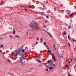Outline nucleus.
<instances>
[{
	"label": "nucleus",
	"instance_id": "1",
	"mask_svg": "<svg viewBox=\"0 0 76 76\" xmlns=\"http://www.w3.org/2000/svg\"><path fill=\"white\" fill-rule=\"evenodd\" d=\"M31 24H29L28 25V26H29L30 28H31L33 29H34V30H35V28H37V29H40V28H39L38 27H37L36 26H34V25H37V26H38L39 27V26L38 24L37 23L35 22H34V23L30 22V23Z\"/></svg>",
	"mask_w": 76,
	"mask_h": 76
},
{
	"label": "nucleus",
	"instance_id": "2",
	"mask_svg": "<svg viewBox=\"0 0 76 76\" xmlns=\"http://www.w3.org/2000/svg\"><path fill=\"white\" fill-rule=\"evenodd\" d=\"M12 54H13L14 56H16L18 54H19V51L18 50H15L14 52L12 53Z\"/></svg>",
	"mask_w": 76,
	"mask_h": 76
},
{
	"label": "nucleus",
	"instance_id": "3",
	"mask_svg": "<svg viewBox=\"0 0 76 76\" xmlns=\"http://www.w3.org/2000/svg\"><path fill=\"white\" fill-rule=\"evenodd\" d=\"M20 60H18L17 61L19 63V62H20V63H22V57H20Z\"/></svg>",
	"mask_w": 76,
	"mask_h": 76
},
{
	"label": "nucleus",
	"instance_id": "4",
	"mask_svg": "<svg viewBox=\"0 0 76 76\" xmlns=\"http://www.w3.org/2000/svg\"><path fill=\"white\" fill-rule=\"evenodd\" d=\"M50 55L52 56V59H54L55 58V56H54V54L52 53H50Z\"/></svg>",
	"mask_w": 76,
	"mask_h": 76
},
{
	"label": "nucleus",
	"instance_id": "5",
	"mask_svg": "<svg viewBox=\"0 0 76 76\" xmlns=\"http://www.w3.org/2000/svg\"><path fill=\"white\" fill-rule=\"evenodd\" d=\"M49 65L50 66V67H53V64L51 63L49 64Z\"/></svg>",
	"mask_w": 76,
	"mask_h": 76
},
{
	"label": "nucleus",
	"instance_id": "6",
	"mask_svg": "<svg viewBox=\"0 0 76 76\" xmlns=\"http://www.w3.org/2000/svg\"><path fill=\"white\" fill-rule=\"evenodd\" d=\"M43 42V39H42V38L41 37L40 38V42L41 43H42Z\"/></svg>",
	"mask_w": 76,
	"mask_h": 76
},
{
	"label": "nucleus",
	"instance_id": "7",
	"mask_svg": "<svg viewBox=\"0 0 76 76\" xmlns=\"http://www.w3.org/2000/svg\"><path fill=\"white\" fill-rule=\"evenodd\" d=\"M53 68H54V67H53V66H50L49 67V70H52V69H53Z\"/></svg>",
	"mask_w": 76,
	"mask_h": 76
},
{
	"label": "nucleus",
	"instance_id": "8",
	"mask_svg": "<svg viewBox=\"0 0 76 76\" xmlns=\"http://www.w3.org/2000/svg\"><path fill=\"white\" fill-rule=\"evenodd\" d=\"M3 48V45H1L0 46V48Z\"/></svg>",
	"mask_w": 76,
	"mask_h": 76
},
{
	"label": "nucleus",
	"instance_id": "9",
	"mask_svg": "<svg viewBox=\"0 0 76 76\" xmlns=\"http://www.w3.org/2000/svg\"><path fill=\"white\" fill-rule=\"evenodd\" d=\"M15 37L19 38V36L18 35H17L15 36Z\"/></svg>",
	"mask_w": 76,
	"mask_h": 76
},
{
	"label": "nucleus",
	"instance_id": "10",
	"mask_svg": "<svg viewBox=\"0 0 76 76\" xmlns=\"http://www.w3.org/2000/svg\"><path fill=\"white\" fill-rule=\"evenodd\" d=\"M42 64H40L39 65V66H40V67H41V66H42Z\"/></svg>",
	"mask_w": 76,
	"mask_h": 76
},
{
	"label": "nucleus",
	"instance_id": "11",
	"mask_svg": "<svg viewBox=\"0 0 76 76\" xmlns=\"http://www.w3.org/2000/svg\"><path fill=\"white\" fill-rule=\"evenodd\" d=\"M47 62L48 63H50V62H51V60H48Z\"/></svg>",
	"mask_w": 76,
	"mask_h": 76
},
{
	"label": "nucleus",
	"instance_id": "12",
	"mask_svg": "<svg viewBox=\"0 0 76 76\" xmlns=\"http://www.w3.org/2000/svg\"><path fill=\"white\" fill-rule=\"evenodd\" d=\"M23 10H25V11H27V10H28L26 9H24Z\"/></svg>",
	"mask_w": 76,
	"mask_h": 76
},
{
	"label": "nucleus",
	"instance_id": "13",
	"mask_svg": "<svg viewBox=\"0 0 76 76\" xmlns=\"http://www.w3.org/2000/svg\"><path fill=\"white\" fill-rule=\"evenodd\" d=\"M13 34H15V30H14V32H13Z\"/></svg>",
	"mask_w": 76,
	"mask_h": 76
},
{
	"label": "nucleus",
	"instance_id": "14",
	"mask_svg": "<svg viewBox=\"0 0 76 76\" xmlns=\"http://www.w3.org/2000/svg\"><path fill=\"white\" fill-rule=\"evenodd\" d=\"M64 35H66V32L64 31Z\"/></svg>",
	"mask_w": 76,
	"mask_h": 76
},
{
	"label": "nucleus",
	"instance_id": "15",
	"mask_svg": "<svg viewBox=\"0 0 76 76\" xmlns=\"http://www.w3.org/2000/svg\"><path fill=\"white\" fill-rule=\"evenodd\" d=\"M22 52H23V53H24V52H25V50L23 49L22 50Z\"/></svg>",
	"mask_w": 76,
	"mask_h": 76
},
{
	"label": "nucleus",
	"instance_id": "16",
	"mask_svg": "<svg viewBox=\"0 0 76 76\" xmlns=\"http://www.w3.org/2000/svg\"><path fill=\"white\" fill-rule=\"evenodd\" d=\"M46 67L47 69L49 67V66L48 65H47Z\"/></svg>",
	"mask_w": 76,
	"mask_h": 76
},
{
	"label": "nucleus",
	"instance_id": "17",
	"mask_svg": "<svg viewBox=\"0 0 76 76\" xmlns=\"http://www.w3.org/2000/svg\"><path fill=\"white\" fill-rule=\"evenodd\" d=\"M9 36L10 37V38H13V37H12L11 35H9Z\"/></svg>",
	"mask_w": 76,
	"mask_h": 76
},
{
	"label": "nucleus",
	"instance_id": "18",
	"mask_svg": "<svg viewBox=\"0 0 76 76\" xmlns=\"http://www.w3.org/2000/svg\"><path fill=\"white\" fill-rule=\"evenodd\" d=\"M38 63H41V61L40 60L38 61Z\"/></svg>",
	"mask_w": 76,
	"mask_h": 76
},
{
	"label": "nucleus",
	"instance_id": "19",
	"mask_svg": "<svg viewBox=\"0 0 76 76\" xmlns=\"http://www.w3.org/2000/svg\"><path fill=\"white\" fill-rule=\"evenodd\" d=\"M48 34L49 35H50V36H51V34H50V33H48Z\"/></svg>",
	"mask_w": 76,
	"mask_h": 76
},
{
	"label": "nucleus",
	"instance_id": "20",
	"mask_svg": "<svg viewBox=\"0 0 76 76\" xmlns=\"http://www.w3.org/2000/svg\"><path fill=\"white\" fill-rule=\"evenodd\" d=\"M44 45H46V42H44Z\"/></svg>",
	"mask_w": 76,
	"mask_h": 76
},
{
	"label": "nucleus",
	"instance_id": "21",
	"mask_svg": "<svg viewBox=\"0 0 76 76\" xmlns=\"http://www.w3.org/2000/svg\"><path fill=\"white\" fill-rule=\"evenodd\" d=\"M72 14H73V13H71L70 15V16H72Z\"/></svg>",
	"mask_w": 76,
	"mask_h": 76
},
{
	"label": "nucleus",
	"instance_id": "22",
	"mask_svg": "<svg viewBox=\"0 0 76 76\" xmlns=\"http://www.w3.org/2000/svg\"><path fill=\"white\" fill-rule=\"evenodd\" d=\"M68 39H70V35H68Z\"/></svg>",
	"mask_w": 76,
	"mask_h": 76
},
{
	"label": "nucleus",
	"instance_id": "23",
	"mask_svg": "<svg viewBox=\"0 0 76 76\" xmlns=\"http://www.w3.org/2000/svg\"><path fill=\"white\" fill-rule=\"evenodd\" d=\"M45 23H47V22H48V21L47 20H46L45 21Z\"/></svg>",
	"mask_w": 76,
	"mask_h": 76
},
{
	"label": "nucleus",
	"instance_id": "24",
	"mask_svg": "<svg viewBox=\"0 0 76 76\" xmlns=\"http://www.w3.org/2000/svg\"><path fill=\"white\" fill-rule=\"evenodd\" d=\"M37 40H39V38L38 37H37Z\"/></svg>",
	"mask_w": 76,
	"mask_h": 76
},
{
	"label": "nucleus",
	"instance_id": "25",
	"mask_svg": "<svg viewBox=\"0 0 76 76\" xmlns=\"http://www.w3.org/2000/svg\"><path fill=\"white\" fill-rule=\"evenodd\" d=\"M69 66V65H66V67H68Z\"/></svg>",
	"mask_w": 76,
	"mask_h": 76
},
{
	"label": "nucleus",
	"instance_id": "26",
	"mask_svg": "<svg viewBox=\"0 0 76 76\" xmlns=\"http://www.w3.org/2000/svg\"><path fill=\"white\" fill-rule=\"evenodd\" d=\"M60 7L63 6V4H61L60 5Z\"/></svg>",
	"mask_w": 76,
	"mask_h": 76
},
{
	"label": "nucleus",
	"instance_id": "27",
	"mask_svg": "<svg viewBox=\"0 0 76 76\" xmlns=\"http://www.w3.org/2000/svg\"><path fill=\"white\" fill-rule=\"evenodd\" d=\"M68 45H69V47H70V43H68Z\"/></svg>",
	"mask_w": 76,
	"mask_h": 76
},
{
	"label": "nucleus",
	"instance_id": "28",
	"mask_svg": "<svg viewBox=\"0 0 76 76\" xmlns=\"http://www.w3.org/2000/svg\"><path fill=\"white\" fill-rule=\"evenodd\" d=\"M69 29H70V28H71V27L70 26H69Z\"/></svg>",
	"mask_w": 76,
	"mask_h": 76
},
{
	"label": "nucleus",
	"instance_id": "29",
	"mask_svg": "<svg viewBox=\"0 0 76 76\" xmlns=\"http://www.w3.org/2000/svg\"><path fill=\"white\" fill-rule=\"evenodd\" d=\"M46 18H49V17H48V16H46Z\"/></svg>",
	"mask_w": 76,
	"mask_h": 76
},
{
	"label": "nucleus",
	"instance_id": "30",
	"mask_svg": "<svg viewBox=\"0 0 76 76\" xmlns=\"http://www.w3.org/2000/svg\"><path fill=\"white\" fill-rule=\"evenodd\" d=\"M9 28L11 29H12V27H11V28H10V27H9Z\"/></svg>",
	"mask_w": 76,
	"mask_h": 76
},
{
	"label": "nucleus",
	"instance_id": "31",
	"mask_svg": "<svg viewBox=\"0 0 76 76\" xmlns=\"http://www.w3.org/2000/svg\"><path fill=\"white\" fill-rule=\"evenodd\" d=\"M73 42H75V39H73Z\"/></svg>",
	"mask_w": 76,
	"mask_h": 76
},
{
	"label": "nucleus",
	"instance_id": "32",
	"mask_svg": "<svg viewBox=\"0 0 76 76\" xmlns=\"http://www.w3.org/2000/svg\"><path fill=\"white\" fill-rule=\"evenodd\" d=\"M45 70L47 71H48V69H46Z\"/></svg>",
	"mask_w": 76,
	"mask_h": 76
},
{
	"label": "nucleus",
	"instance_id": "33",
	"mask_svg": "<svg viewBox=\"0 0 76 76\" xmlns=\"http://www.w3.org/2000/svg\"><path fill=\"white\" fill-rule=\"evenodd\" d=\"M22 58H23V59H24V60L25 59V58H24V57L23 56V57H22Z\"/></svg>",
	"mask_w": 76,
	"mask_h": 76
},
{
	"label": "nucleus",
	"instance_id": "34",
	"mask_svg": "<svg viewBox=\"0 0 76 76\" xmlns=\"http://www.w3.org/2000/svg\"><path fill=\"white\" fill-rule=\"evenodd\" d=\"M35 60H36V61H38V59H35Z\"/></svg>",
	"mask_w": 76,
	"mask_h": 76
},
{
	"label": "nucleus",
	"instance_id": "35",
	"mask_svg": "<svg viewBox=\"0 0 76 76\" xmlns=\"http://www.w3.org/2000/svg\"><path fill=\"white\" fill-rule=\"evenodd\" d=\"M38 44V42H37L36 44H34V45H36V44Z\"/></svg>",
	"mask_w": 76,
	"mask_h": 76
},
{
	"label": "nucleus",
	"instance_id": "36",
	"mask_svg": "<svg viewBox=\"0 0 76 76\" xmlns=\"http://www.w3.org/2000/svg\"><path fill=\"white\" fill-rule=\"evenodd\" d=\"M49 51H51V50H49L48 51V53H49Z\"/></svg>",
	"mask_w": 76,
	"mask_h": 76
},
{
	"label": "nucleus",
	"instance_id": "37",
	"mask_svg": "<svg viewBox=\"0 0 76 76\" xmlns=\"http://www.w3.org/2000/svg\"><path fill=\"white\" fill-rule=\"evenodd\" d=\"M0 52H3L2 51V50H1L0 49Z\"/></svg>",
	"mask_w": 76,
	"mask_h": 76
},
{
	"label": "nucleus",
	"instance_id": "38",
	"mask_svg": "<svg viewBox=\"0 0 76 76\" xmlns=\"http://www.w3.org/2000/svg\"><path fill=\"white\" fill-rule=\"evenodd\" d=\"M45 32H46V33H47V34L48 33V32H47V31H45Z\"/></svg>",
	"mask_w": 76,
	"mask_h": 76
},
{
	"label": "nucleus",
	"instance_id": "39",
	"mask_svg": "<svg viewBox=\"0 0 76 76\" xmlns=\"http://www.w3.org/2000/svg\"><path fill=\"white\" fill-rule=\"evenodd\" d=\"M54 61L56 63V59H54Z\"/></svg>",
	"mask_w": 76,
	"mask_h": 76
},
{
	"label": "nucleus",
	"instance_id": "40",
	"mask_svg": "<svg viewBox=\"0 0 76 76\" xmlns=\"http://www.w3.org/2000/svg\"><path fill=\"white\" fill-rule=\"evenodd\" d=\"M23 48V46L21 48Z\"/></svg>",
	"mask_w": 76,
	"mask_h": 76
},
{
	"label": "nucleus",
	"instance_id": "41",
	"mask_svg": "<svg viewBox=\"0 0 76 76\" xmlns=\"http://www.w3.org/2000/svg\"><path fill=\"white\" fill-rule=\"evenodd\" d=\"M53 47H54V48H55V45H54Z\"/></svg>",
	"mask_w": 76,
	"mask_h": 76
},
{
	"label": "nucleus",
	"instance_id": "42",
	"mask_svg": "<svg viewBox=\"0 0 76 76\" xmlns=\"http://www.w3.org/2000/svg\"><path fill=\"white\" fill-rule=\"evenodd\" d=\"M60 57H62V58L63 57V56H60Z\"/></svg>",
	"mask_w": 76,
	"mask_h": 76
},
{
	"label": "nucleus",
	"instance_id": "43",
	"mask_svg": "<svg viewBox=\"0 0 76 76\" xmlns=\"http://www.w3.org/2000/svg\"><path fill=\"white\" fill-rule=\"evenodd\" d=\"M42 64V65H43V64H44V65H45V64L44 63H43Z\"/></svg>",
	"mask_w": 76,
	"mask_h": 76
},
{
	"label": "nucleus",
	"instance_id": "44",
	"mask_svg": "<svg viewBox=\"0 0 76 76\" xmlns=\"http://www.w3.org/2000/svg\"><path fill=\"white\" fill-rule=\"evenodd\" d=\"M54 49L55 50H57V49H56V48H55Z\"/></svg>",
	"mask_w": 76,
	"mask_h": 76
},
{
	"label": "nucleus",
	"instance_id": "45",
	"mask_svg": "<svg viewBox=\"0 0 76 76\" xmlns=\"http://www.w3.org/2000/svg\"><path fill=\"white\" fill-rule=\"evenodd\" d=\"M10 50H12V47L11 48Z\"/></svg>",
	"mask_w": 76,
	"mask_h": 76
},
{
	"label": "nucleus",
	"instance_id": "46",
	"mask_svg": "<svg viewBox=\"0 0 76 76\" xmlns=\"http://www.w3.org/2000/svg\"><path fill=\"white\" fill-rule=\"evenodd\" d=\"M0 39H3V38H0Z\"/></svg>",
	"mask_w": 76,
	"mask_h": 76
},
{
	"label": "nucleus",
	"instance_id": "47",
	"mask_svg": "<svg viewBox=\"0 0 76 76\" xmlns=\"http://www.w3.org/2000/svg\"><path fill=\"white\" fill-rule=\"evenodd\" d=\"M54 67L55 66V64H53Z\"/></svg>",
	"mask_w": 76,
	"mask_h": 76
},
{
	"label": "nucleus",
	"instance_id": "48",
	"mask_svg": "<svg viewBox=\"0 0 76 76\" xmlns=\"http://www.w3.org/2000/svg\"><path fill=\"white\" fill-rule=\"evenodd\" d=\"M47 48L48 49V50H49V49H50V48Z\"/></svg>",
	"mask_w": 76,
	"mask_h": 76
},
{
	"label": "nucleus",
	"instance_id": "49",
	"mask_svg": "<svg viewBox=\"0 0 76 76\" xmlns=\"http://www.w3.org/2000/svg\"><path fill=\"white\" fill-rule=\"evenodd\" d=\"M43 26L44 27H46V26Z\"/></svg>",
	"mask_w": 76,
	"mask_h": 76
},
{
	"label": "nucleus",
	"instance_id": "50",
	"mask_svg": "<svg viewBox=\"0 0 76 76\" xmlns=\"http://www.w3.org/2000/svg\"><path fill=\"white\" fill-rule=\"evenodd\" d=\"M46 3H48V2L46 1Z\"/></svg>",
	"mask_w": 76,
	"mask_h": 76
},
{
	"label": "nucleus",
	"instance_id": "51",
	"mask_svg": "<svg viewBox=\"0 0 76 76\" xmlns=\"http://www.w3.org/2000/svg\"><path fill=\"white\" fill-rule=\"evenodd\" d=\"M72 62V58L71 59V62Z\"/></svg>",
	"mask_w": 76,
	"mask_h": 76
},
{
	"label": "nucleus",
	"instance_id": "52",
	"mask_svg": "<svg viewBox=\"0 0 76 76\" xmlns=\"http://www.w3.org/2000/svg\"><path fill=\"white\" fill-rule=\"evenodd\" d=\"M4 54H6V53H5V52H4Z\"/></svg>",
	"mask_w": 76,
	"mask_h": 76
},
{
	"label": "nucleus",
	"instance_id": "53",
	"mask_svg": "<svg viewBox=\"0 0 76 76\" xmlns=\"http://www.w3.org/2000/svg\"><path fill=\"white\" fill-rule=\"evenodd\" d=\"M32 47H34V45H32Z\"/></svg>",
	"mask_w": 76,
	"mask_h": 76
},
{
	"label": "nucleus",
	"instance_id": "54",
	"mask_svg": "<svg viewBox=\"0 0 76 76\" xmlns=\"http://www.w3.org/2000/svg\"><path fill=\"white\" fill-rule=\"evenodd\" d=\"M68 75H70V74H68Z\"/></svg>",
	"mask_w": 76,
	"mask_h": 76
},
{
	"label": "nucleus",
	"instance_id": "55",
	"mask_svg": "<svg viewBox=\"0 0 76 76\" xmlns=\"http://www.w3.org/2000/svg\"><path fill=\"white\" fill-rule=\"evenodd\" d=\"M72 21H71V23H72Z\"/></svg>",
	"mask_w": 76,
	"mask_h": 76
},
{
	"label": "nucleus",
	"instance_id": "56",
	"mask_svg": "<svg viewBox=\"0 0 76 76\" xmlns=\"http://www.w3.org/2000/svg\"><path fill=\"white\" fill-rule=\"evenodd\" d=\"M44 31H45V30H43Z\"/></svg>",
	"mask_w": 76,
	"mask_h": 76
},
{
	"label": "nucleus",
	"instance_id": "57",
	"mask_svg": "<svg viewBox=\"0 0 76 76\" xmlns=\"http://www.w3.org/2000/svg\"><path fill=\"white\" fill-rule=\"evenodd\" d=\"M76 60V59H75L74 60V61H75V60Z\"/></svg>",
	"mask_w": 76,
	"mask_h": 76
},
{
	"label": "nucleus",
	"instance_id": "58",
	"mask_svg": "<svg viewBox=\"0 0 76 76\" xmlns=\"http://www.w3.org/2000/svg\"><path fill=\"white\" fill-rule=\"evenodd\" d=\"M40 53H42V51H40Z\"/></svg>",
	"mask_w": 76,
	"mask_h": 76
},
{
	"label": "nucleus",
	"instance_id": "59",
	"mask_svg": "<svg viewBox=\"0 0 76 76\" xmlns=\"http://www.w3.org/2000/svg\"><path fill=\"white\" fill-rule=\"evenodd\" d=\"M42 13H44V12H42Z\"/></svg>",
	"mask_w": 76,
	"mask_h": 76
},
{
	"label": "nucleus",
	"instance_id": "60",
	"mask_svg": "<svg viewBox=\"0 0 76 76\" xmlns=\"http://www.w3.org/2000/svg\"><path fill=\"white\" fill-rule=\"evenodd\" d=\"M71 62H69V63H71Z\"/></svg>",
	"mask_w": 76,
	"mask_h": 76
},
{
	"label": "nucleus",
	"instance_id": "61",
	"mask_svg": "<svg viewBox=\"0 0 76 76\" xmlns=\"http://www.w3.org/2000/svg\"><path fill=\"white\" fill-rule=\"evenodd\" d=\"M26 60H28V58H27L26 59Z\"/></svg>",
	"mask_w": 76,
	"mask_h": 76
},
{
	"label": "nucleus",
	"instance_id": "62",
	"mask_svg": "<svg viewBox=\"0 0 76 76\" xmlns=\"http://www.w3.org/2000/svg\"><path fill=\"white\" fill-rule=\"evenodd\" d=\"M75 42H76V40H75Z\"/></svg>",
	"mask_w": 76,
	"mask_h": 76
},
{
	"label": "nucleus",
	"instance_id": "63",
	"mask_svg": "<svg viewBox=\"0 0 76 76\" xmlns=\"http://www.w3.org/2000/svg\"><path fill=\"white\" fill-rule=\"evenodd\" d=\"M36 54L37 55V53H36Z\"/></svg>",
	"mask_w": 76,
	"mask_h": 76
},
{
	"label": "nucleus",
	"instance_id": "64",
	"mask_svg": "<svg viewBox=\"0 0 76 76\" xmlns=\"http://www.w3.org/2000/svg\"><path fill=\"white\" fill-rule=\"evenodd\" d=\"M69 63V62L68 63Z\"/></svg>",
	"mask_w": 76,
	"mask_h": 76
}]
</instances>
